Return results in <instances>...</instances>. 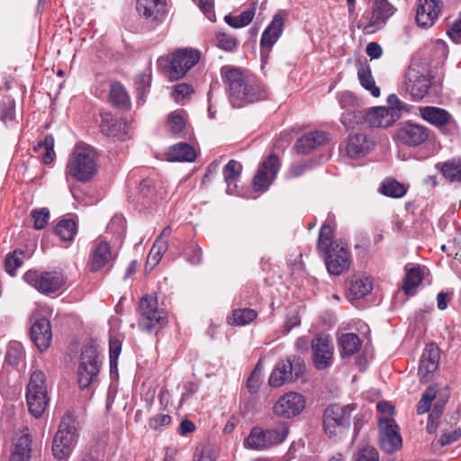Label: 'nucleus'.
I'll return each instance as SVG.
<instances>
[{"label":"nucleus","mask_w":461,"mask_h":461,"mask_svg":"<svg viewBox=\"0 0 461 461\" xmlns=\"http://www.w3.org/2000/svg\"><path fill=\"white\" fill-rule=\"evenodd\" d=\"M101 362L99 352L93 344L84 347L77 371L79 386L84 389L88 387L95 381L100 372Z\"/></svg>","instance_id":"obj_9"},{"label":"nucleus","mask_w":461,"mask_h":461,"mask_svg":"<svg viewBox=\"0 0 461 461\" xmlns=\"http://www.w3.org/2000/svg\"><path fill=\"white\" fill-rule=\"evenodd\" d=\"M110 99L111 102L118 107L126 109L130 107V97L124 87L120 83L112 84Z\"/></svg>","instance_id":"obj_45"},{"label":"nucleus","mask_w":461,"mask_h":461,"mask_svg":"<svg viewBox=\"0 0 461 461\" xmlns=\"http://www.w3.org/2000/svg\"><path fill=\"white\" fill-rule=\"evenodd\" d=\"M26 401L30 413L35 417L42 416L49 404L46 376L41 370L32 372L26 391Z\"/></svg>","instance_id":"obj_5"},{"label":"nucleus","mask_w":461,"mask_h":461,"mask_svg":"<svg viewBox=\"0 0 461 461\" xmlns=\"http://www.w3.org/2000/svg\"><path fill=\"white\" fill-rule=\"evenodd\" d=\"M258 317V312L250 308H238L234 309L231 315L228 317L227 322L232 326H245L255 321Z\"/></svg>","instance_id":"obj_35"},{"label":"nucleus","mask_w":461,"mask_h":461,"mask_svg":"<svg viewBox=\"0 0 461 461\" xmlns=\"http://www.w3.org/2000/svg\"><path fill=\"white\" fill-rule=\"evenodd\" d=\"M379 446L382 450L392 454L402 446L399 428L393 419L379 417Z\"/></svg>","instance_id":"obj_13"},{"label":"nucleus","mask_w":461,"mask_h":461,"mask_svg":"<svg viewBox=\"0 0 461 461\" xmlns=\"http://www.w3.org/2000/svg\"><path fill=\"white\" fill-rule=\"evenodd\" d=\"M139 328L147 332L163 327L167 322V317L163 309L158 307V298L154 295L143 296L138 307Z\"/></svg>","instance_id":"obj_7"},{"label":"nucleus","mask_w":461,"mask_h":461,"mask_svg":"<svg viewBox=\"0 0 461 461\" xmlns=\"http://www.w3.org/2000/svg\"><path fill=\"white\" fill-rule=\"evenodd\" d=\"M439 348L435 344L428 345L420 360L418 375L421 383L429 382L438 368Z\"/></svg>","instance_id":"obj_21"},{"label":"nucleus","mask_w":461,"mask_h":461,"mask_svg":"<svg viewBox=\"0 0 461 461\" xmlns=\"http://www.w3.org/2000/svg\"><path fill=\"white\" fill-rule=\"evenodd\" d=\"M438 168L442 176L450 183H461V157L453 158L441 164Z\"/></svg>","instance_id":"obj_34"},{"label":"nucleus","mask_w":461,"mask_h":461,"mask_svg":"<svg viewBox=\"0 0 461 461\" xmlns=\"http://www.w3.org/2000/svg\"><path fill=\"white\" fill-rule=\"evenodd\" d=\"M312 363L318 370H323L331 366L334 348L331 339L325 334H317L311 342Z\"/></svg>","instance_id":"obj_16"},{"label":"nucleus","mask_w":461,"mask_h":461,"mask_svg":"<svg viewBox=\"0 0 461 461\" xmlns=\"http://www.w3.org/2000/svg\"><path fill=\"white\" fill-rule=\"evenodd\" d=\"M268 447H274L285 441L289 434L287 422H278L275 427L265 430Z\"/></svg>","instance_id":"obj_38"},{"label":"nucleus","mask_w":461,"mask_h":461,"mask_svg":"<svg viewBox=\"0 0 461 461\" xmlns=\"http://www.w3.org/2000/svg\"><path fill=\"white\" fill-rule=\"evenodd\" d=\"M356 403L346 405L332 404L324 411L322 426L325 434L334 440L340 439L348 433L350 418L357 410Z\"/></svg>","instance_id":"obj_3"},{"label":"nucleus","mask_w":461,"mask_h":461,"mask_svg":"<svg viewBox=\"0 0 461 461\" xmlns=\"http://www.w3.org/2000/svg\"><path fill=\"white\" fill-rule=\"evenodd\" d=\"M333 229L329 223H324L319 232L317 249L320 252L327 251L335 247L336 244H342V242L333 241Z\"/></svg>","instance_id":"obj_41"},{"label":"nucleus","mask_w":461,"mask_h":461,"mask_svg":"<svg viewBox=\"0 0 461 461\" xmlns=\"http://www.w3.org/2000/svg\"><path fill=\"white\" fill-rule=\"evenodd\" d=\"M22 357L23 352L19 346H11L8 348L5 356L6 361L13 366L18 365Z\"/></svg>","instance_id":"obj_59"},{"label":"nucleus","mask_w":461,"mask_h":461,"mask_svg":"<svg viewBox=\"0 0 461 461\" xmlns=\"http://www.w3.org/2000/svg\"><path fill=\"white\" fill-rule=\"evenodd\" d=\"M151 83L150 74H139L135 80V86L140 95V99L143 101L146 92L149 90Z\"/></svg>","instance_id":"obj_54"},{"label":"nucleus","mask_w":461,"mask_h":461,"mask_svg":"<svg viewBox=\"0 0 461 461\" xmlns=\"http://www.w3.org/2000/svg\"><path fill=\"white\" fill-rule=\"evenodd\" d=\"M100 129L107 137L122 140L126 135L127 123L121 119L114 118L110 113H101Z\"/></svg>","instance_id":"obj_26"},{"label":"nucleus","mask_w":461,"mask_h":461,"mask_svg":"<svg viewBox=\"0 0 461 461\" xmlns=\"http://www.w3.org/2000/svg\"><path fill=\"white\" fill-rule=\"evenodd\" d=\"M328 272L339 276L350 267V252L345 244H336L335 247L322 252Z\"/></svg>","instance_id":"obj_15"},{"label":"nucleus","mask_w":461,"mask_h":461,"mask_svg":"<svg viewBox=\"0 0 461 461\" xmlns=\"http://www.w3.org/2000/svg\"><path fill=\"white\" fill-rule=\"evenodd\" d=\"M33 225L36 230H42L47 225L50 219V212L46 208L34 210L32 212Z\"/></svg>","instance_id":"obj_53"},{"label":"nucleus","mask_w":461,"mask_h":461,"mask_svg":"<svg viewBox=\"0 0 461 461\" xmlns=\"http://www.w3.org/2000/svg\"><path fill=\"white\" fill-rule=\"evenodd\" d=\"M374 146V141L364 133H356L348 137L346 151L352 158H361L368 154Z\"/></svg>","instance_id":"obj_27"},{"label":"nucleus","mask_w":461,"mask_h":461,"mask_svg":"<svg viewBox=\"0 0 461 461\" xmlns=\"http://www.w3.org/2000/svg\"><path fill=\"white\" fill-rule=\"evenodd\" d=\"M97 154L86 144L77 145L70 154L66 167V175L79 182L90 181L97 173Z\"/></svg>","instance_id":"obj_2"},{"label":"nucleus","mask_w":461,"mask_h":461,"mask_svg":"<svg viewBox=\"0 0 461 461\" xmlns=\"http://www.w3.org/2000/svg\"><path fill=\"white\" fill-rule=\"evenodd\" d=\"M78 434L75 420L68 415L65 416L52 441V453L56 459L68 458L77 441Z\"/></svg>","instance_id":"obj_6"},{"label":"nucleus","mask_w":461,"mask_h":461,"mask_svg":"<svg viewBox=\"0 0 461 461\" xmlns=\"http://www.w3.org/2000/svg\"><path fill=\"white\" fill-rule=\"evenodd\" d=\"M262 382L258 367L252 372L247 380V387L251 393H257Z\"/></svg>","instance_id":"obj_57"},{"label":"nucleus","mask_w":461,"mask_h":461,"mask_svg":"<svg viewBox=\"0 0 461 461\" xmlns=\"http://www.w3.org/2000/svg\"><path fill=\"white\" fill-rule=\"evenodd\" d=\"M406 275L403 279L402 289L407 295H412L415 289L421 283L423 276L420 267H405Z\"/></svg>","instance_id":"obj_37"},{"label":"nucleus","mask_w":461,"mask_h":461,"mask_svg":"<svg viewBox=\"0 0 461 461\" xmlns=\"http://www.w3.org/2000/svg\"><path fill=\"white\" fill-rule=\"evenodd\" d=\"M394 12L395 8L387 0H373L372 10L363 31L373 33L381 29Z\"/></svg>","instance_id":"obj_17"},{"label":"nucleus","mask_w":461,"mask_h":461,"mask_svg":"<svg viewBox=\"0 0 461 461\" xmlns=\"http://www.w3.org/2000/svg\"><path fill=\"white\" fill-rule=\"evenodd\" d=\"M447 34L453 40L454 42H461V14L453 23L451 27L447 30Z\"/></svg>","instance_id":"obj_60"},{"label":"nucleus","mask_w":461,"mask_h":461,"mask_svg":"<svg viewBox=\"0 0 461 461\" xmlns=\"http://www.w3.org/2000/svg\"><path fill=\"white\" fill-rule=\"evenodd\" d=\"M245 445L255 450L269 448L265 430L258 427H255L251 429L249 435L246 438Z\"/></svg>","instance_id":"obj_40"},{"label":"nucleus","mask_w":461,"mask_h":461,"mask_svg":"<svg viewBox=\"0 0 461 461\" xmlns=\"http://www.w3.org/2000/svg\"><path fill=\"white\" fill-rule=\"evenodd\" d=\"M190 252L192 254H188V261L193 265H197L202 261V249L197 245H192L190 247Z\"/></svg>","instance_id":"obj_64"},{"label":"nucleus","mask_w":461,"mask_h":461,"mask_svg":"<svg viewBox=\"0 0 461 461\" xmlns=\"http://www.w3.org/2000/svg\"><path fill=\"white\" fill-rule=\"evenodd\" d=\"M379 191L384 195L393 198H401L406 194L407 188L404 185L394 179H385L382 183Z\"/></svg>","instance_id":"obj_43"},{"label":"nucleus","mask_w":461,"mask_h":461,"mask_svg":"<svg viewBox=\"0 0 461 461\" xmlns=\"http://www.w3.org/2000/svg\"><path fill=\"white\" fill-rule=\"evenodd\" d=\"M193 92L194 89L191 85L181 83L175 86L172 95L176 102L181 103L188 98Z\"/></svg>","instance_id":"obj_55"},{"label":"nucleus","mask_w":461,"mask_h":461,"mask_svg":"<svg viewBox=\"0 0 461 461\" xmlns=\"http://www.w3.org/2000/svg\"><path fill=\"white\" fill-rule=\"evenodd\" d=\"M200 59V53L193 49H180L167 57L158 59L160 66L164 67L165 72L170 80H178L185 77L187 71L192 68Z\"/></svg>","instance_id":"obj_4"},{"label":"nucleus","mask_w":461,"mask_h":461,"mask_svg":"<svg viewBox=\"0 0 461 461\" xmlns=\"http://www.w3.org/2000/svg\"><path fill=\"white\" fill-rule=\"evenodd\" d=\"M372 290V282L368 278H357L351 282L349 294L352 299H360Z\"/></svg>","instance_id":"obj_47"},{"label":"nucleus","mask_w":461,"mask_h":461,"mask_svg":"<svg viewBox=\"0 0 461 461\" xmlns=\"http://www.w3.org/2000/svg\"><path fill=\"white\" fill-rule=\"evenodd\" d=\"M217 41L218 46L227 51H232L238 45V41L234 36L221 32L217 33Z\"/></svg>","instance_id":"obj_52"},{"label":"nucleus","mask_w":461,"mask_h":461,"mask_svg":"<svg viewBox=\"0 0 461 461\" xmlns=\"http://www.w3.org/2000/svg\"><path fill=\"white\" fill-rule=\"evenodd\" d=\"M242 171V166L240 162L231 159L223 169V177L227 184V192L230 194L234 193L237 188L236 180L240 177Z\"/></svg>","instance_id":"obj_36"},{"label":"nucleus","mask_w":461,"mask_h":461,"mask_svg":"<svg viewBox=\"0 0 461 461\" xmlns=\"http://www.w3.org/2000/svg\"><path fill=\"white\" fill-rule=\"evenodd\" d=\"M304 408V397L299 393L289 392L277 399L272 408V411L278 418L292 419L299 415Z\"/></svg>","instance_id":"obj_14"},{"label":"nucleus","mask_w":461,"mask_h":461,"mask_svg":"<svg viewBox=\"0 0 461 461\" xmlns=\"http://www.w3.org/2000/svg\"><path fill=\"white\" fill-rule=\"evenodd\" d=\"M139 194L143 198L151 197L153 195V183L150 179H144L140 183Z\"/></svg>","instance_id":"obj_62"},{"label":"nucleus","mask_w":461,"mask_h":461,"mask_svg":"<svg viewBox=\"0 0 461 461\" xmlns=\"http://www.w3.org/2000/svg\"><path fill=\"white\" fill-rule=\"evenodd\" d=\"M284 23L285 19L281 13L276 14L273 17L272 22L262 34L260 45L263 50H270L272 46L277 41L282 34Z\"/></svg>","instance_id":"obj_29"},{"label":"nucleus","mask_w":461,"mask_h":461,"mask_svg":"<svg viewBox=\"0 0 461 461\" xmlns=\"http://www.w3.org/2000/svg\"><path fill=\"white\" fill-rule=\"evenodd\" d=\"M387 102L389 104V107L387 109H392L393 112H395L396 114L401 116V112L403 110H407L405 104L398 98V96L394 94L390 95L387 98Z\"/></svg>","instance_id":"obj_61"},{"label":"nucleus","mask_w":461,"mask_h":461,"mask_svg":"<svg viewBox=\"0 0 461 461\" xmlns=\"http://www.w3.org/2000/svg\"><path fill=\"white\" fill-rule=\"evenodd\" d=\"M357 76L361 86L369 91L374 97L380 95V89L376 86L369 68L361 67L357 70Z\"/></svg>","instance_id":"obj_46"},{"label":"nucleus","mask_w":461,"mask_h":461,"mask_svg":"<svg viewBox=\"0 0 461 461\" xmlns=\"http://www.w3.org/2000/svg\"><path fill=\"white\" fill-rule=\"evenodd\" d=\"M405 87L414 101H420L428 95L430 79L429 76L410 67L406 73Z\"/></svg>","instance_id":"obj_20"},{"label":"nucleus","mask_w":461,"mask_h":461,"mask_svg":"<svg viewBox=\"0 0 461 461\" xmlns=\"http://www.w3.org/2000/svg\"><path fill=\"white\" fill-rule=\"evenodd\" d=\"M444 8V0H418L416 23L421 28L431 27Z\"/></svg>","instance_id":"obj_19"},{"label":"nucleus","mask_w":461,"mask_h":461,"mask_svg":"<svg viewBox=\"0 0 461 461\" xmlns=\"http://www.w3.org/2000/svg\"><path fill=\"white\" fill-rule=\"evenodd\" d=\"M168 131L175 136H180L185 128V121L181 111L169 113L167 121Z\"/></svg>","instance_id":"obj_49"},{"label":"nucleus","mask_w":461,"mask_h":461,"mask_svg":"<svg viewBox=\"0 0 461 461\" xmlns=\"http://www.w3.org/2000/svg\"><path fill=\"white\" fill-rule=\"evenodd\" d=\"M23 262V252L16 249L9 253L5 260V269L10 276H14L15 271Z\"/></svg>","instance_id":"obj_50"},{"label":"nucleus","mask_w":461,"mask_h":461,"mask_svg":"<svg viewBox=\"0 0 461 461\" xmlns=\"http://www.w3.org/2000/svg\"><path fill=\"white\" fill-rule=\"evenodd\" d=\"M420 115L422 119L437 128L447 126L453 119L452 115L447 110L434 106L420 108Z\"/></svg>","instance_id":"obj_30"},{"label":"nucleus","mask_w":461,"mask_h":461,"mask_svg":"<svg viewBox=\"0 0 461 461\" xmlns=\"http://www.w3.org/2000/svg\"><path fill=\"white\" fill-rule=\"evenodd\" d=\"M77 231V223L72 219L59 221L55 228V233L63 240L70 241Z\"/></svg>","instance_id":"obj_44"},{"label":"nucleus","mask_w":461,"mask_h":461,"mask_svg":"<svg viewBox=\"0 0 461 461\" xmlns=\"http://www.w3.org/2000/svg\"><path fill=\"white\" fill-rule=\"evenodd\" d=\"M354 461H379L378 451L370 445H364L358 448Z\"/></svg>","instance_id":"obj_51"},{"label":"nucleus","mask_w":461,"mask_h":461,"mask_svg":"<svg viewBox=\"0 0 461 461\" xmlns=\"http://www.w3.org/2000/svg\"><path fill=\"white\" fill-rule=\"evenodd\" d=\"M171 422V417L167 414H158L149 420V425L153 429H158L161 427L167 426Z\"/></svg>","instance_id":"obj_58"},{"label":"nucleus","mask_w":461,"mask_h":461,"mask_svg":"<svg viewBox=\"0 0 461 461\" xmlns=\"http://www.w3.org/2000/svg\"><path fill=\"white\" fill-rule=\"evenodd\" d=\"M396 135L402 143L416 147L429 139V130L420 124L406 122L398 129Z\"/></svg>","instance_id":"obj_22"},{"label":"nucleus","mask_w":461,"mask_h":461,"mask_svg":"<svg viewBox=\"0 0 461 461\" xmlns=\"http://www.w3.org/2000/svg\"><path fill=\"white\" fill-rule=\"evenodd\" d=\"M167 158L169 161L193 162L196 158V152L188 143L180 142L168 149Z\"/></svg>","instance_id":"obj_33"},{"label":"nucleus","mask_w":461,"mask_h":461,"mask_svg":"<svg viewBox=\"0 0 461 461\" xmlns=\"http://www.w3.org/2000/svg\"><path fill=\"white\" fill-rule=\"evenodd\" d=\"M361 344L360 339L355 333H345L339 339V345L341 348V355L343 357H349L358 352Z\"/></svg>","instance_id":"obj_39"},{"label":"nucleus","mask_w":461,"mask_h":461,"mask_svg":"<svg viewBox=\"0 0 461 461\" xmlns=\"http://www.w3.org/2000/svg\"><path fill=\"white\" fill-rule=\"evenodd\" d=\"M136 8L140 15L156 21L165 14L164 0H137Z\"/></svg>","instance_id":"obj_32"},{"label":"nucleus","mask_w":461,"mask_h":461,"mask_svg":"<svg viewBox=\"0 0 461 461\" xmlns=\"http://www.w3.org/2000/svg\"><path fill=\"white\" fill-rule=\"evenodd\" d=\"M280 167L276 155H269L259 166L253 178L255 191H266L274 181Z\"/></svg>","instance_id":"obj_18"},{"label":"nucleus","mask_w":461,"mask_h":461,"mask_svg":"<svg viewBox=\"0 0 461 461\" xmlns=\"http://www.w3.org/2000/svg\"><path fill=\"white\" fill-rule=\"evenodd\" d=\"M221 74L228 86L229 99L234 107H242L267 97L265 86L240 68L225 66L221 68Z\"/></svg>","instance_id":"obj_1"},{"label":"nucleus","mask_w":461,"mask_h":461,"mask_svg":"<svg viewBox=\"0 0 461 461\" xmlns=\"http://www.w3.org/2000/svg\"><path fill=\"white\" fill-rule=\"evenodd\" d=\"M366 52L371 59H379L383 54V50L377 42H369L366 45Z\"/></svg>","instance_id":"obj_63"},{"label":"nucleus","mask_w":461,"mask_h":461,"mask_svg":"<svg viewBox=\"0 0 461 461\" xmlns=\"http://www.w3.org/2000/svg\"><path fill=\"white\" fill-rule=\"evenodd\" d=\"M343 113L340 116V122L348 129H355L359 125H365L366 109L363 102L352 93L341 94L339 99Z\"/></svg>","instance_id":"obj_8"},{"label":"nucleus","mask_w":461,"mask_h":461,"mask_svg":"<svg viewBox=\"0 0 461 461\" xmlns=\"http://www.w3.org/2000/svg\"><path fill=\"white\" fill-rule=\"evenodd\" d=\"M115 258L116 254L112 251L110 244L105 240H99L92 249L89 269L91 272H97Z\"/></svg>","instance_id":"obj_23"},{"label":"nucleus","mask_w":461,"mask_h":461,"mask_svg":"<svg viewBox=\"0 0 461 461\" xmlns=\"http://www.w3.org/2000/svg\"><path fill=\"white\" fill-rule=\"evenodd\" d=\"M24 281L42 294H50L58 291L65 283L60 272H38L29 270L23 276Z\"/></svg>","instance_id":"obj_12"},{"label":"nucleus","mask_w":461,"mask_h":461,"mask_svg":"<svg viewBox=\"0 0 461 461\" xmlns=\"http://www.w3.org/2000/svg\"><path fill=\"white\" fill-rule=\"evenodd\" d=\"M31 338L40 351L48 349L52 339L50 321L46 318L36 320L31 327Z\"/></svg>","instance_id":"obj_25"},{"label":"nucleus","mask_w":461,"mask_h":461,"mask_svg":"<svg viewBox=\"0 0 461 461\" xmlns=\"http://www.w3.org/2000/svg\"><path fill=\"white\" fill-rule=\"evenodd\" d=\"M254 15H255V10L249 9V10L242 12L238 16H232L230 14H228L224 17V21L230 27L239 29V28H242V27L249 24L251 23V21L253 20Z\"/></svg>","instance_id":"obj_48"},{"label":"nucleus","mask_w":461,"mask_h":461,"mask_svg":"<svg viewBox=\"0 0 461 461\" xmlns=\"http://www.w3.org/2000/svg\"><path fill=\"white\" fill-rule=\"evenodd\" d=\"M32 437L26 428L22 431L12 451L10 461H30L32 452Z\"/></svg>","instance_id":"obj_31"},{"label":"nucleus","mask_w":461,"mask_h":461,"mask_svg":"<svg viewBox=\"0 0 461 461\" xmlns=\"http://www.w3.org/2000/svg\"><path fill=\"white\" fill-rule=\"evenodd\" d=\"M398 119L399 114H396V113L393 112L392 109H387L384 106L372 107L366 109L365 125L377 128H387Z\"/></svg>","instance_id":"obj_24"},{"label":"nucleus","mask_w":461,"mask_h":461,"mask_svg":"<svg viewBox=\"0 0 461 461\" xmlns=\"http://www.w3.org/2000/svg\"><path fill=\"white\" fill-rule=\"evenodd\" d=\"M461 436L460 430H454L449 433H445L437 442H432L433 447H444L451 444L452 442L457 440Z\"/></svg>","instance_id":"obj_56"},{"label":"nucleus","mask_w":461,"mask_h":461,"mask_svg":"<svg viewBox=\"0 0 461 461\" xmlns=\"http://www.w3.org/2000/svg\"><path fill=\"white\" fill-rule=\"evenodd\" d=\"M328 134L314 131L302 135L294 143V149L300 154H308L328 141Z\"/></svg>","instance_id":"obj_28"},{"label":"nucleus","mask_w":461,"mask_h":461,"mask_svg":"<svg viewBox=\"0 0 461 461\" xmlns=\"http://www.w3.org/2000/svg\"><path fill=\"white\" fill-rule=\"evenodd\" d=\"M438 389L436 385H429L423 393L417 407L418 414H424L430 411L432 402L436 400L433 408L429 415L427 431L429 434L435 433L438 425V420L443 412L445 402L437 400Z\"/></svg>","instance_id":"obj_11"},{"label":"nucleus","mask_w":461,"mask_h":461,"mask_svg":"<svg viewBox=\"0 0 461 461\" xmlns=\"http://www.w3.org/2000/svg\"><path fill=\"white\" fill-rule=\"evenodd\" d=\"M167 241L164 240H156L151 248L146 262V268L152 270L160 261L163 254L167 249Z\"/></svg>","instance_id":"obj_42"},{"label":"nucleus","mask_w":461,"mask_h":461,"mask_svg":"<svg viewBox=\"0 0 461 461\" xmlns=\"http://www.w3.org/2000/svg\"><path fill=\"white\" fill-rule=\"evenodd\" d=\"M305 371V364L301 357H288L276 364L272 371L268 384L272 387H279L285 383L297 380Z\"/></svg>","instance_id":"obj_10"}]
</instances>
